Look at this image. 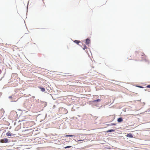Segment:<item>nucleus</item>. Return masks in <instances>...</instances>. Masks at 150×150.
Returning a JSON list of instances; mask_svg holds the SVG:
<instances>
[{
    "label": "nucleus",
    "mask_w": 150,
    "mask_h": 150,
    "mask_svg": "<svg viewBox=\"0 0 150 150\" xmlns=\"http://www.w3.org/2000/svg\"><path fill=\"white\" fill-rule=\"evenodd\" d=\"M9 142L7 138H4L0 140V142L2 143H7Z\"/></svg>",
    "instance_id": "1"
},
{
    "label": "nucleus",
    "mask_w": 150,
    "mask_h": 150,
    "mask_svg": "<svg viewBox=\"0 0 150 150\" xmlns=\"http://www.w3.org/2000/svg\"><path fill=\"white\" fill-rule=\"evenodd\" d=\"M101 101L100 99H98L96 100H95L92 101V103L94 104L95 105H96V103H98L100 102Z\"/></svg>",
    "instance_id": "2"
},
{
    "label": "nucleus",
    "mask_w": 150,
    "mask_h": 150,
    "mask_svg": "<svg viewBox=\"0 0 150 150\" xmlns=\"http://www.w3.org/2000/svg\"><path fill=\"white\" fill-rule=\"evenodd\" d=\"M127 137L129 138H133V136L131 133H129L127 135Z\"/></svg>",
    "instance_id": "3"
},
{
    "label": "nucleus",
    "mask_w": 150,
    "mask_h": 150,
    "mask_svg": "<svg viewBox=\"0 0 150 150\" xmlns=\"http://www.w3.org/2000/svg\"><path fill=\"white\" fill-rule=\"evenodd\" d=\"M123 121V119L121 117L118 118L117 120V121L118 122H121Z\"/></svg>",
    "instance_id": "4"
},
{
    "label": "nucleus",
    "mask_w": 150,
    "mask_h": 150,
    "mask_svg": "<svg viewBox=\"0 0 150 150\" xmlns=\"http://www.w3.org/2000/svg\"><path fill=\"white\" fill-rule=\"evenodd\" d=\"M6 135L7 136H13L14 135V134H13L11 133L10 132H8L6 133Z\"/></svg>",
    "instance_id": "5"
},
{
    "label": "nucleus",
    "mask_w": 150,
    "mask_h": 150,
    "mask_svg": "<svg viewBox=\"0 0 150 150\" xmlns=\"http://www.w3.org/2000/svg\"><path fill=\"white\" fill-rule=\"evenodd\" d=\"M115 131V129H110L106 131V132L107 133H108V132H113Z\"/></svg>",
    "instance_id": "6"
},
{
    "label": "nucleus",
    "mask_w": 150,
    "mask_h": 150,
    "mask_svg": "<svg viewBox=\"0 0 150 150\" xmlns=\"http://www.w3.org/2000/svg\"><path fill=\"white\" fill-rule=\"evenodd\" d=\"M90 40L88 38H87L86 39V44L88 45L89 43Z\"/></svg>",
    "instance_id": "7"
},
{
    "label": "nucleus",
    "mask_w": 150,
    "mask_h": 150,
    "mask_svg": "<svg viewBox=\"0 0 150 150\" xmlns=\"http://www.w3.org/2000/svg\"><path fill=\"white\" fill-rule=\"evenodd\" d=\"M8 98L9 99H11V102L15 101L14 100V98L12 97V96H10L8 97Z\"/></svg>",
    "instance_id": "8"
},
{
    "label": "nucleus",
    "mask_w": 150,
    "mask_h": 150,
    "mask_svg": "<svg viewBox=\"0 0 150 150\" xmlns=\"http://www.w3.org/2000/svg\"><path fill=\"white\" fill-rule=\"evenodd\" d=\"M39 88L41 89V90L42 92H44L45 91V89L44 87H39Z\"/></svg>",
    "instance_id": "9"
},
{
    "label": "nucleus",
    "mask_w": 150,
    "mask_h": 150,
    "mask_svg": "<svg viewBox=\"0 0 150 150\" xmlns=\"http://www.w3.org/2000/svg\"><path fill=\"white\" fill-rule=\"evenodd\" d=\"M74 42L75 43H76L77 44H79V42H80V41H79V40H75L74 41Z\"/></svg>",
    "instance_id": "10"
},
{
    "label": "nucleus",
    "mask_w": 150,
    "mask_h": 150,
    "mask_svg": "<svg viewBox=\"0 0 150 150\" xmlns=\"http://www.w3.org/2000/svg\"><path fill=\"white\" fill-rule=\"evenodd\" d=\"M116 124L113 123H111V124H109L107 125L108 126H113V125H116Z\"/></svg>",
    "instance_id": "11"
},
{
    "label": "nucleus",
    "mask_w": 150,
    "mask_h": 150,
    "mask_svg": "<svg viewBox=\"0 0 150 150\" xmlns=\"http://www.w3.org/2000/svg\"><path fill=\"white\" fill-rule=\"evenodd\" d=\"M136 86H137V87L141 88H144V87L142 86H140L139 85H136Z\"/></svg>",
    "instance_id": "12"
},
{
    "label": "nucleus",
    "mask_w": 150,
    "mask_h": 150,
    "mask_svg": "<svg viewBox=\"0 0 150 150\" xmlns=\"http://www.w3.org/2000/svg\"><path fill=\"white\" fill-rule=\"evenodd\" d=\"M87 48V47H86V46L85 45H84L83 47V50H85Z\"/></svg>",
    "instance_id": "13"
},
{
    "label": "nucleus",
    "mask_w": 150,
    "mask_h": 150,
    "mask_svg": "<svg viewBox=\"0 0 150 150\" xmlns=\"http://www.w3.org/2000/svg\"><path fill=\"white\" fill-rule=\"evenodd\" d=\"M71 147H72L71 146H67L66 147H65V149H67V148H69Z\"/></svg>",
    "instance_id": "14"
},
{
    "label": "nucleus",
    "mask_w": 150,
    "mask_h": 150,
    "mask_svg": "<svg viewBox=\"0 0 150 150\" xmlns=\"http://www.w3.org/2000/svg\"><path fill=\"white\" fill-rule=\"evenodd\" d=\"M146 87L147 88H150V84L147 85L146 86Z\"/></svg>",
    "instance_id": "15"
},
{
    "label": "nucleus",
    "mask_w": 150,
    "mask_h": 150,
    "mask_svg": "<svg viewBox=\"0 0 150 150\" xmlns=\"http://www.w3.org/2000/svg\"><path fill=\"white\" fill-rule=\"evenodd\" d=\"M66 136L70 137H74V136L73 135H68Z\"/></svg>",
    "instance_id": "16"
},
{
    "label": "nucleus",
    "mask_w": 150,
    "mask_h": 150,
    "mask_svg": "<svg viewBox=\"0 0 150 150\" xmlns=\"http://www.w3.org/2000/svg\"><path fill=\"white\" fill-rule=\"evenodd\" d=\"M71 110L72 111H74L75 110V109L74 108V107H73L71 109Z\"/></svg>",
    "instance_id": "17"
},
{
    "label": "nucleus",
    "mask_w": 150,
    "mask_h": 150,
    "mask_svg": "<svg viewBox=\"0 0 150 150\" xmlns=\"http://www.w3.org/2000/svg\"><path fill=\"white\" fill-rule=\"evenodd\" d=\"M12 113H17L15 111H13L12 112Z\"/></svg>",
    "instance_id": "18"
},
{
    "label": "nucleus",
    "mask_w": 150,
    "mask_h": 150,
    "mask_svg": "<svg viewBox=\"0 0 150 150\" xmlns=\"http://www.w3.org/2000/svg\"><path fill=\"white\" fill-rule=\"evenodd\" d=\"M29 1H28V5H27V9L28 8V4H29Z\"/></svg>",
    "instance_id": "19"
},
{
    "label": "nucleus",
    "mask_w": 150,
    "mask_h": 150,
    "mask_svg": "<svg viewBox=\"0 0 150 150\" xmlns=\"http://www.w3.org/2000/svg\"><path fill=\"white\" fill-rule=\"evenodd\" d=\"M145 91H147V89H145Z\"/></svg>",
    "instance_id": "20"
},
{
    "label": "nucleus",
    "mask_w": 150,
    "mask_h": 150,
    "mask_svg": "<svg viewBox=\"0 0 150 150\" xmlns=\"http://www.w3.org/2000/svg\"><path fill=\"white\" fill-rule=\"evenodd\" d=\"M32 97L33 98H35V97L34 96H33Z\"/></svg>",
    "instance_id": "21"
}]
</instances>
